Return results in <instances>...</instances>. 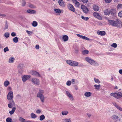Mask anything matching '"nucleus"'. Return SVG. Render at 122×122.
Here are the masks:
<instances>
[{
  "label": "nucleus",
  "mask_w": 122,
  "mask_h": 122,
  "mask_svg": "<svg viewBox=\"0 0 122 122\" xmlns=\"http://www.w3.org/2000/svg\"><path fill=\"white\" fill-rule=\"evenodd\" d=\"M108 22L109 24L115 27L118 26L120 23V21L118 20H117L116 21L112 20H108Z\"/></svg>",
  "instance_id": "1"
},
{
  "label": "nucleus",
  "mask_w": 122,
  "mask_h": 122,
  "mask_svg": "<svg viewBox=\"0 0 122 122\" xmlns=\"http://www.w3.org/2000/svg\"><path fill=\"white\" fill-rule=\"evenodd\" d=\"M44 93V91L43 90H40L39 92L37 94V97L40 98L41 101L42 102H44V97L43 94Z\"/></svg>",
  "instance_id": "2"
},
{
  "label": "nucleus",
  "mask_w": 122,
  "mask_h": 122,
  "mask_svg": "<svg viewBox=\"0 0 122 122\" xmlns=\"http://www.w3.org/2000/svg\"><path fill=\"white\" fill-rule=\"evenodd\" d=\"M66 62L70 65L73 66H77L78 63L76 61L68 60L66 61Z\"/></svg>",
  "instance_id": "3"
},
{
  "label": "nucleus",
  "mask_w": 122,
  "mask_h": 122,
  "mask_svg": "<svg viewBox=\"0 0 122 122\" xmlns=\"http://www.w3.org/2000/svg\"><path fill=\"white\" fill-rule=\"evenodd\" d=\"M85 60L91 65L95 66L97 64L96 61L89 57H86Z\"/></svg>",
  "instance_id": "4"
},
{
  "label": "nucleus",
  "mask_w": 122,
  "mask_h": 122,
  "mask_svg": "<svg viewBox=\"0 0 122 122\" xmlns=\"http://www.w3.org/2000/svg\"><path fill=\"white\" fill-rule=\"evenodd\" d=\"M31 81L33 84L35 85H38L40 83L39 80L35 78H32Z\"/></svg>",
  "instance_id": "5"
},
{
  "label": "nucleus",
  "mask_w": 122,
  "mask_h": 122,
  "mask_svg": "<svg viewBox=\"0 0 122 122\" xmlns=\"http://www.w3.org/2000/svg\"><path fill=\"white\" fill-rule=\"evenodd\" d=\"M7 98L9 100H12L13 97V92L12 91L10 92L7 95Z\"/></svg>",
  "instance_id": "6"
},
{
  "label": "nucleus",
  "mask_w": 122,
  "mask_h": 122,
  "mask_svg": "<svg viewBox=\"0 0 122 122\" xmlns=\"http://www.w3.org/2000/svg\"><path fill=\"white\" fill-rule=\"evenodd\" d=\"M31 77L30 75H24L22 76V78L23 82H25L27 80L29 79Z\"/></svg>",
  "instance_id": "7"
},
{
  "label": "nucleus",
  "mask_w": 122,
  "mask_h": 122,
  "mask_svg": "<svg viewBox=\"0 0 122 122\" xmlns=\"http://www.w3.org/2000/svg\"><path fill=\"white\" fill-rule=\"evenodd\" d=\"M66 94L67 96L69 97L70 100L72 101L73 100L74 98L72 95L68 91H66Z\"/></svg>",
  "instance_id": "8"
},
{
  "label": "nucleus",
  "mask_w": 122,
  "mask_h": 122,
  "mask_svg": "<svg viewBox=\"0 0 122 122\" xmlns=\"http://www.w3.org/2000/svg\"><path fill=\"white\" fill-rule=\"evenodd\" d=\"M81 8L85 13H88V10L86 7L83 5H82L81 6Z\"/></svg>",
  "instance_id": "9"
},
{
  "label": "nucleus",
  "mask_w": 122,
  "mask_h": 122,
  "mask_svg": "<svg viewBox=\"0 0 122 122\" xmlns=\"http://www.w3.org/2000/svg\"><path fill=\"white\" fill-rule=\"evenodd\" d=\"M31 74L37 77H40L41 76V75L39 73L35 71H32L31 72Z\"/></svg>",
  "instance_id": "10"
},
{
  "label": "nucleus",
  "mask_w": 122,
  "mask_h": 122,
  "mask_svg": "<svg viewBox=\"0 0 122 122\" xmlns=\"http://www.w3.org/2000/svg\"><path fill=\"white\" fill-rule=\"evenodd\" d=\"M93 15L96 18L99 20L102 19V17L99 14L95 12L93 13Z\"/></svg>",
  "instance_id": "11"
},
{
  "label": "nucleus",
  "mask_w": 122,
  "mask_h": 122,
  "mask_svg": "<svg viewBox=\"0 0 122 122\" xmlns=\"http://www.w3.org/2000/svg\"><path fill=\"white\" fill-rule=\"evenodd\" d=\"M68 7L69 9L70 10L74 12H75V9L73 6L71 4H69L68 5Z\"/></svg>",
  "instance_id": "12"
},
{
  "label": "nucleus",
  "mask_w": 122,
  "mask_h": 122,
  "mask_svg": "<svg viewBox=\"0 0 122 122\" xmlns=\"http://www.w3.org/2000/svg\"><path fill=\"white\" fill-rule=\"evenodd\" d=\"M116 98L117 99L121 98L122 97V93L120 92H116Z\"/></svg>",
  "instance_id": "13"
},
{
  "label": "nucleus",
  "mask_w": 122,
  "mask_h": 122,
  "mask_svg": "<svg viewBox=\"0 0 122 122\" xmlns=\"http://www.w3.org/2000/svg\"><path fill=\"white\" fill-rule=\"evenodd\" d=\"M112 104L117 108L120 111H122V108L115 102H112Z\"/></svg>",
  "instance_id": "14"
},
{
  "label": "nucleus",
  "mask_w": 122,
  "mask_h": 122,
  "mask_svg": "<svg viewBox=\"0 0 122 122\" xmlns=\"http://www.w3.org/2000/svg\"><path fill=\"white\" fill-rule=\"evenodd\" d=\"M77 36L83 39H85L86 40H89V39L86 36L81 35L79 34H77Z\"/></svg>",
  "instance_id": "15"
},
{
  "label": "nucleus",
  "mask_w": 122,
  "mask_h": 122,
  "mask_svg": "<svg viewBox=\"0 0 122 122\" xmlns=\"http://www.w3.org/2000/svg\"><path fill=\"white\" fill-rule=\"evenodd\" d=\"M97 33L100 36H104L106 34V32L104 31H99L97 32Z\"/></svg>",
  "instance_id": "16"
},
{
  "label": "nucleus",
  "mask_w": 122,
  "mask_h": 122,
  "mask_svg": "<svg viewBox=\"0 0 122 122\" xmlns=\"http://www.w3.org/2000/svg\"><path fill=\"white\" fill-rule=\"evenodd\" d=\"M27 12L28 13L32 14H35L36 13V10H27Z\"/></svg>",
  "instance_id": "17"
},
{
  "label": "nucleus",
  "mask_w": 122,
  "mask_h": 122,
  "mask_svg": "<svg viewBox=\"0 0 122 122\" xmlns=\"http://www.w3.org/2000/svg\"><path fill=\"white\" fill-rule=\"evenodd\" d=\"M104 13L105 15H109L111 13V10L106 9L104 10Z\"/></svg>",
  "instance_id": "18"
},
{
  "label": "nucleus",
  "mask_w": 122,
  "mask_h": 122,
  "mask_svg": "<svg viewBox=\"0 0 122 122\" xmlns=\"http://www.w3.org/2000/svg\"><path fill=\"white\" fill-rule=\"evenodd\" d=\"M92 95V93L90 92H86L85 93L84 95L86 97H89L91 96Z\"/></svg>",
  "instance_id": "19"
},
{
  "label": "nucleus",
  "mask_w": 122,
  "mask_h": 122,
  "mask_svg": "<svg viewBox=\"0 0 122 122\" xmlns=\"http://www.w3.org/2000/svg\"><path fill=\"white\" fill-rule=\"evenodd\" d=\"M24 67L25 66L24 64L21 63L19 64L17 67V68H20L22 69H23Z\"/></svg>",
  "instance_id": "20"
},
{
  "label": "nucleus",
  "mask_w": 122,
  "mask_h": 122,
  "mask_svg": "<svg viewBox=\"0 0 122 122\" xmlns=\"http://www.w3.org/2000/svg\"><path fill=\"white\" fill-rule=\"evenodd\" d=\"M58 3L59 5L61 6H63L64 5V2L63 0H59Z\"/></svg>",
  "instance_id": "21"
},
{
  "label": "nucleus",
  "mask_w": 122,
  "mask_h": 122,
  "mask_svg": "<svg viewBox=\"0 0 122 122\" xmlns=\"http://www.w3.org/2000/svg\"><path fill=\"white\" fill-rule=\"evenodd\" d=\"M68 37L67 36L64 35L62 37V39L64 41H66L68 40Z\"/></svg>",
  "instance_id": "22"
},
{
  "label": "nucleus",
  "mask_w": 122,
  "mask_h": 122,
  "mask_svg": "<svg viewBox=\"0 0 122 122\" xmlns=\"http://www.w3.org/2000/svg\"><path fill=\"white\" fill-rule=\"evenodd\" d=\"M74 3H75L76 6L79 7L80 6V3L78 2L77 0H73Z\"/></svg>",
  "instance_id": "23"
},
{
  "label": "nucleus",
  "mask_w": 122,
  "mask_h": 122,
  "mask_svg": "<svg viewBox=\"0 0 122 122\" xmlns=\"http://www.w3.org/2000/svg\"><path fill=\"white\" fill-rule=\"evenodd\" d=\"M93 9L95 11H98L99 9L98 6L96 5H95L93 6Z\"/></svg>",
  "instance_id": "24"
},
{
  "label": "nucleus",
  "mask_w": 122,
  "mask_h": 122,
  "mask_svg": "<svg viewBox=\"0 0 122 122\" xmlns=\"http://www.w3.org/2000/svg\"><path fill=\"white\" fill-rule=\"evenodd\" d=\"M54 10L55 12L57 14L60 13L61 12L60 10L57 9H54Z\"/></svg>",
  "instance_id": "25"
},
{
  "label": "nucleus",
  "mask_w": 122,
  "mask_h": 122,
  "mask_svg": "<svg viewBox=\"0 0 122 122\" xmlns=\"http://www.w3.org/2000/svg\"><path fill=\"white\" fill-rule=\"evenodd\" d=\"M16 109V108L15 107H13L11 111L9 112V113L11 115L13 114L15 111Z\"/></svg>",
  "instance_id": "26"
},
{
  "label": "nucleus",
  "mask_w": 122,
  "mask_h": 122,
  "mask_svg": "<svg viewBox=\"0 0 122 122\" xmlns=\"http://www.w3.org/2000/svg\"><path fill=\"white\" fill-rule=\"evenodd\" d=\"M111 15L113 16H115L116 14V10L113 9H111Z\"/></svg>",
  "instance_id": "27"
},
{
  "label": "nucleus",
  "mask_w": 122,
  "mask_h": 122,
  "mask_svg": "<svg viewBox=\"0 0 122 122\" xmlns=\"http://www.w3.org/2000/svg\"><path fill=\"white\" fill-rule=\"evenodd\" d=\"M94 86L95 87V89L97 90H99L101 87V85L99 84L98 85H94Z\"/></svg>",
  "instance_id": "28"
},
{
  "label": "nucleus",
  "mask_w": 122,
  "mask_h": 122,
  "mask_svg": "<svg viewBox=\"0 0 122 122\" xmlns=\"http://www.w3.org/2000/svg\"><path fill=\"white\" fill-rule=\"evenodd\" d=\"M10 83L9 81L7 80L4 82V85L5 87H6Z\"/></svg>",
  "instance_id": "29"
},
{
  "label": "nucleus",
  "mask_w": 122,
  "mask_h": 122,
  "mask_svg": "<svg viewBox=\"0 0 122 122\" xmlns=\"http://www.w3.org/2000/svg\"><path fill=\"white\" fill-rule=\"evenodd\" d=\"M15 60V58L13 57H11L9 59V62L10 63L13 62Z\"/></svg>",
  "instance_id": "30"
},
{
  "label": "nucleus",
  "mask_w": 122,
  "mask_h": 122,
  "mask_svg": "<svg viewBox=\"0 0 122 122\" xmlns=\"http://www.w3.org/2000/svg\"><path fill=\"white\" fill-rule=\"evenodd\" d=\"M68 113V112L67 111H64L61 112V114L63 116L67 115Z\"/></svg>",
  "instance_id": "31"
},
{
  "label": "nucleus",
  "mask_w": 122,
  "mask_h": 122,
  "mask_svg": "<svg viewBox=\"0 0 122 122\" xmlns=\"http://www.w3.org/2000/svg\"><path fill=\"white\" fill-rule=\"evenodd\" d=\"M40 121H42L45 118V117L43 115H41L40 117Z\"/></svg>",
  "instance_id": "32"
},
{
  "label": "nucleus",
  "mask_w": 122,
  "mask_h": 122,
  "mask_svg": "<svg viewBox=\"0 0 122 122\" xmlns=\"http://www.w3.org/2000/svg\"><path fill=\"white\" fill-rule=\"evenodd\" d=\"M31 118H35L37 117V116L33 113H32L31 114Z\"/></svg>",
  "instance_id": "33"
},
{
  "label": "nucleus",
  "mask_w": 122,
  "mask_h": 122,
  "mask_svg": "<svg viewBox=\"0 0 122 122\" xmlns=\"http://www.w3.org/2000/svg\"><path fill=\"white\" fill-rule=\"evenodd\" d=\"M88 53L89 51L87 50H84L82 51V53L83 55L87 54Z\"/></svg>",
  "instance_id": "34"
},
{
  "label": "nucleus",
  "mask_w": 122,
  "mask_h": 122,
  "mask_svg": "<svg viewBox=\"0 0 122 122\" xmlns=\"http://www.w3.org/2000/svg\"><path fill=\"white\" fill-rule=\"evenodd\" d=\"M37 22L36 21H34L33 22L32 25L33 26L36 27L37 25Z\"/></svg>",
  "instance_id": "35"
},
{
  "label": "nucleus",
  "mask_w": 122,
  "mask_h": 122,
  "mask_svg": "<svg viewBox=\"0 0 122 122\" xmlns=\"http://www.w3.org/2000/svg\"><path fill=\"white\" fill-rule=\"evenodd\" d=\"M13 41L15 43H17L18 41V38L17 37H15L13 39Z\"/></svg>",
  "instance_id": "36"
},
{
  "label": "nucleus",
  "mask_w": 122,
  "mask_h": 122,
  "mask_svg": "<svg viewBox=\"0 0 122 122\" xmlns=\"http://www.w3.org/2000/svg\"><path fill=\"white\" fill-rule=\"evenodd\" d=\"M94 80L95 82L96 83L99 84L101 83V81L98 79H96V78H94Z\"/></svg>",
  "instance_id": "37"
},
{
  "label": "nucleus",
  "mask_w": 122,
  "mask_h": 122,
  "mask_svg": "<svg viewBox=\"0 0 122 122\" xmlns=\"http://www.w3.org/2000/svg\"><path fill=\"white\" fill-rule=\"evenodd\" d=\"M18 69V72L19 73L21 74L22 73L23 71V69L17 68Z\"/></svg>",
  "instance_id": "38"
},
{
  "label": "nucleus",
  "mask_w": 122,
  "mask_h": 122,
  "mask_svg": "<svg viewBox=\"0 0 122 122\" xmlns=\"http://www.w3.org/2000/svg\"><path fill=\"white\" fill-rule=\"evenodd\" d=\"M28 6L29 7L32 9H34L36 8V6L32 4H30Z\"/></svg>",
  "instance_id": "39"
},
{
  "label": "nucleus",
  "mask_w": 122,
  "mask_h": 122,
  "mask_svg": "<svg viewBox=\"0 0 122 122\" xmlns=\"http://www.w3.org/2000/svg\"><path fill=\"white\" fill-rule=\"evenodd\" d=\"M26 33L28 34L29 36H30L31 35L33 34V33L31 31L29 30H26Z\"/></svg>",
  "instance_id": "40"
},
{
  "label": "nucleus",
  "mask_w": 122,
  "mask_h": 122,
  "mask_svg": "<svg viewBox=\"0 0 122 122\" xmlns=\"http://www.w3.org/2000/svg\"><path fill=\"white\" fill-rule=\"evenodd\" d=\"M19 120L21 122H25V119L22 118L21 117H19Z\"/></svg>",
  "instance_id": "41"
},
{
  "label": "nucleus",
  "mask_w": 122,
  "mask_h": 122,
  "mask_svg": "<svg viewBox=\"0 0 122 122\" xmlns=\"http://www.w3.org/2000/svg\"><path fill=\"white\" fill-rule=\"evenodd\" d=\"M112 118L114 120L117 119L118 118V117L115 115H113L112 117Z\"/></svg>",
  "instance_id": "42"
},
{
  "label": "nucleus",
  "mask_w": 122,
  "mask_h": 122,
  "mask_svg": "<svg viewBox=\"0 0 122 122\" xmlns=\"http://www.w3.org/2000/svg\"><path fill=\"white\" fill-rule=\"evenodd\" d=\"M12 119L10 117H8L6 119V121L7 122H12Z\"/></svg>",
  "instance_id": "43"
},
{
  "label": "nucleus",
  "mask_w": 122,
  "mask_h": 122,
  "mask_svg": "<svg viewBox=\"0 0 122 122\" xmlns=\"http://www.w3.org/2000/svg\"><path fill=\"white\" fill-rule=\"evenodd\" d=\"M117 7V9H122V4H118Z\"/></svg>",
  "instance_id": "44"
},
{
  "label": "nucleus",
  "mask_w": 122,
  "mask_h": 122,
  "mask_svg": "<svg viewBox=\"0 0 122 122\" xmlns=\"http://www.w3.org/2000/svg\"><path fill=\"white\" fill-rule=\"evenodd\" d=\"M65 122H71V120L70 118H66L64 120Z\"/></svg>",
  "instance_id": "45"
},
{
  "label": "nucleus",
  "mask_w": 122,
  "mask_h": 122,
  "mask_svg": "<svg viewBox=\"0 0 122 122\" xmlns=\"http://www.w3.org/2000/svg\"><path fill=\"white\" fill-rule=\"evenodd\" d=\"M81 18L82 19H83L84 20L87 21L89 19V18L88 17H85L83 16H82L81 17Z\"/></svg>",
  "instance_id": "46"
},
{
  "label": "nucleus",
  "mask_w": 122,
  "mask_h": 122,
  "mask_svg": "<svg viewBox=\"0 0 122 122\" xmlns=\"http://www.w3.org/2000/svg\"><path fill=\"white\" fill-rule=\"evenodd\" d=\"M9 33L8 32H6L4 34V36L6 38H8L9 36Z\"/></svg>",
  "instance_id": "47"
},
{
  "label": "nucleus",
  "mask_w": 122,
  "mask_h": 122,
  "mask_svg": "<svg viewBox=\"0 0 122 122\" xmlns=\"http://www.w3.org/2000/svg\"><path fill=\"white\" fill-rule=\"evenodd\" d=\"M118 15L119 17L122 18V11H120L118 14Z\"/></svg>",
  "instance_id": "48"
},
{
  "label": "nucleus",
  "mask_w": 122,
  "mask_h": 122,
  "mask_svg": "<svg viewBox=\"0 0 122 122\" xmlns=\"http://www.w3.org/2000/svg\"><path fill=\"white\" fill-rule=\"evenodd\" d=\"M111 46L114 48H116L117 47V44L116 43H113L111 45Z\"/></svg>",
  "instance_id": "49"
},
{
  "label": "nucleus",
  "mask_w": 122,
  "mask_h": 122,
  "mask_svg": "<svg viewBox=\"0 0 122 122\" xmlns=\"http://www.w3.org/2000/svg\"><path fill=\"white\" fill-rule=\"evenodd\" d=\"M11 100V101H10V104H11V105H12L13 106H14L15 104L14 101L12 99Z\"/></svg>",
  "instance_id": "50"
},
{
  "label": "nucleus",
  "mask_w": 122,
  "mask_h": 122,
  "mask_svg": "<svg viewBox=\"0 0 122 122\" xmlns=\"http://www.w3.org/2000/svg\"><path fill=\"white\" fill-rule=\"evenodd\" d=\"M8 27V25L7 23V21L6 22L5 25L4 29L5 30H6L7 29Z\"/></svg>",
  "instance_id": "51"
},
{
  "label": "nucleus",
  "mask_w": 122,
  "mask_h": 122,
  "mask_svg": "<svg viewBox=\"0 0 122 122\" xmlns=\"http://www.w3.org/2000/svg\"><path fill=\"white\" fill-rule=\"evenodd\" d=\"M111 96H113L114 97L116 98V92L115 93H111L110 94Z\"/></svg>",
  "instance_id": "52"
},
{
  "label": "nucleus",
  "mask_w": 122,
  "mask_h": 122,
  "mask_svg": "<svg viewBox=\"0 0 122 122\" xmlns=\"http://www.w3.org/2000/svg\"><path fill=\"white\" fill-rule=\"evenodd\" d=\"M71 81H68L66 83V85L68 86H70L71 85Z\"/></svg>",
  "instance_id": "53"
},
{
  "label": "nucleus",
  "mask_w": 122,
  "mask_h": 122,
  "mask_svg": "<svg viewBox=\"0 0 122 122\" xmlns=\"http://www.w3.org/2000/svg\"><path fill=\"white\" fill-rule=\"evenodd\" d=\"M16 97L18 99H21L22 98V97L21 95L20 94H18L16 95Z\"/></svg>",
  "instance_id": "54"
},
{
  "label": "nucleus",
  "mask_w": 122,
  "mask_h": 122,
  "mask_svg": "<svg viewBox=\"0 0 122 122\" xmlns=\"http://www.w3.org/2000/svg\"><path fill=\"white\" fill-rule=\"evenodd\" d=\"M84 66L83 64L81 63H78V66H78L79 67H81L83 66Z\"/></svg>",
  "instance_id": "55"
},
{
  "label": "nucleus",
  "mask_w": 122,
  "mask_h": 122,
  "mask_svg": "<svg viewBox=\"0 0 122 122\" xmlns=\"http://www.w3.org/2000/svg\"><path fill=\"white\" fill-rule=\"evenodd\" d=\"M9 51V49H8L7 47H6L4 48V51L5 52H6L7 51Z\"/></svg>",
  "instance_id": "56"
},
{
  "label": "nucleus",
  "mask_w": 122,
  "mask_h": 122,
  "mask_svg": "<svg viewBox=\"0 0 122 122\" xmlns=\"http://www.w3.org/2000/svg\"><path fill=\"white\" fill-rule=\"evenodd\" d=\"M41 112V110L39 109H38L36 111V112L39 114H40Z\"/></svg>",
  "instance_id": "57"
},
{
  "label": "nucleus",
  "mask_w": 122,
  "mask_h": 122,
  "mask_svg": "<svg viewBox=\"0 0 122 122\" xmlns=\"http://www.w3.org/2000/svg\"><path fill=\"white\" fill-rule=\"evenodd\" d=\"M16 35V34L14 32H12L11 34V35L13 37L15 36Z\"/></svg>",
  "instance_id": "58"
},
{
  "label": "nucleus",
  "mask_w": 122,
  "mask_h": 122,
  "mask_svg": "<svg viewBox=\"0 0 122 122\" xmlns=\"http://www.w3.org/2000/svg\"><path fill=\"white\" fill-rule=\"evenodd\" d=\"M22 1L23 2L22 3V5L23 6H24L26 4V3L25 2V1L24 0H23Z\"/></svg>",
  "instance_id": "59"
},
{
  "label": "nucleus",
  "mask_w": 122,
  "mask_h": 122,
  "mask_svg": "<svg viewBox=\"0 0 122 122\" xmlns=\"http://www.w3.org/2000/svg\"><path fill=\"white\" fill-rule=\"evenodd\" d=\"M112 0H105V1L107 3H110L111 1Z\"/></svg>",
  "instance_id": "60"
},
{
  "label": "nucleus",
  "mask_w": 122,
  "mask_h": 122,
  "mask_svg": "<svg viewBox=\"0 0 122 122\" xmlns=\"http://www.w3.org/2000/svg\"><path fill=\"white\" fill-rule=\"evenodd\" d=\"M8 106L9 108H11L13 106L9 103L8 104Z\"/></svg>",
  "instance_id": "61"
},
{
  "label": "nucleus",
  "mask_w": 122,
  "mask_h": 122,
  "mask_svg": "<svg viewBox=\"0 0 122 122\" xmlns=\"http://www.w3.org/2000/svg\"><path fill=\"white\" fill-rule=\"evenodd\" d=\"M88 0H81L84 3H86L88 1Z\"/></svg>",
  "instance_id": "62"
},
{
  "label": "nucleus",
  "mask_w": 122,
  "mask_h": 122,
  "mask_svg": "<svg viewBox=\"0 0 122 122\" xmlns=\"http://www.w3.org/2000/svg\"><path fill=\"white\" fill-rule=\"evenodd\" d=\"M52 120L51 119H49L47 120L46 121L44 122H52Z\"/></svg>",
  "instance_id": "63"
},
{
  "label": "nucleus",
  "mask_w": 122,
  "mask_h": 122,
  "mask_svg": "<svg viewBox=\"0 0 122 122\" xmlns=\"http://www.w3.org/2000/svg\"><path fill=\"white\" fill-rule=\"evenodd\" d=\"M119 72L120 74L122 75V69L120 70L119 71Z\"/></svg>",
  "instance_id": "64"
}]
</instances>
